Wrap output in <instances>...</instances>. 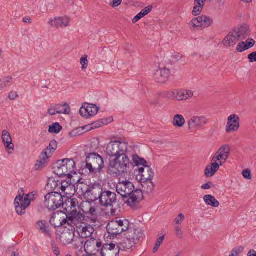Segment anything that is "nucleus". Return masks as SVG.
<instances>
[{
    "label": "nucleus",
    "instance_id": "1",
    "mask_svg": "<svg viewBox=\"0 0 256 256\" xmlns=\"http://www.w3.org/2000/svg\"><path fill=\"white\" fill-rule=\"evenodd\" d=\"M116 191L124 199L128 198L126 202L130 206L142 200L144 196L142 190L135 189L133 183L127 180H120L116 186Z\"/></svg>",
    "mask_w": 256,
    "mask_h": 256
},
{
    "label": "nucleus",
    "instance_id": "2",
    "mask_svg": "<svg viewBox=\"0 0 256 256\" xmlns=\"http://www.w3.org/2000/svg\"><path fill=\"white\" fill-rule=\"evenodd\" d=\"M72 216L68 217L65 212L58 210L54 212L50 218V223L54 227H60L66 224L68 225L76 224L78 220H82L84 217L80 212L73 210Z\"/></svg>",
    "mask_w": 256,
    "mask_h": 256
},
{
    "label": "nucleus",
    "instance_id": "3",
    "mask_svg": "<svg viewBox=\"0 0 256 256\" xmlns=\"http://www.w3.org/2000/svg\"><path fill=\"white\" fill-rule=\"evenodd\" d=\"M54 172L58 176H67L68 178L72 177L71 174H76L74 172L76 164L72 159L66 158L58 160L53 168Z\"/></svg>",
    "mask_w": 256,
    "mask_h": 256
},
{
    "label": "nucleus",
    "instance_id": "4",
    "mask_svg": "<svg viewBox=\"0 0 256 256\" xmlns=\"http://www.w3.org/2000/svg\"><path fill=\"white\" fill-rule=\"evenodd\" d=\"M129 222L122 218L118 217L110 221L106 226L108 232L114 238L128 230Z\"/></svg>",
    "mask_w": 256,
    "mask_h": 256
},
{
    "label": "nucleus",
    "instance_id": "5",
    "mask_svg": "<svg viewBox=\"0 0 256 256\" xmlns=\"http://www.w3.org/2000/svg\"><path fill=\"white\" fill-rule=\"evenodd\" d=\"M84 164L85 168L88 169L90 173L94 174L100 172L104 166L102 157L96 153L89 154L82 166H84Z\"/></svg>",
    "mask_w": 256,
    "mask_h": 256
},
{
    "label": "nucleus",
    "instance_id": "6",
    "mask_svg": "<svg viewBox=\"0 0 256 256\" xmlns=\"http://www.w3.org/2000/svg\"><path fill=\"white\" fill-rule=\"evenodd\" d=\"M130 160L126 154L121 157L114 158L110 162V170L116 174H120L128 170L130 167Z\"/></svg>",
    "mask_w": 256,
    "mask_h": 256
},
{
    "label": "nucleus",
    "instance_id": "7",
    "mask_svg": "<svg viewBox=\"0 0 256 256\" xmlns=\"http://www.w3.org/2000/svg\"><path fill=\"white\" fill-rule=\"evenodd\" d=\"M100 197L99 204L104 208H111V214L114 215L116 213V210L113 208L114 205L117 202L116 194L114 192H111L110 190L104 188L102 194Z\"/></svg>",
    "mask_w": 256,
    "mask_h": 256
},
{
    "label": "nucleus",
    "instance_id": "8",
    "mask_svg": "<svg viewBox=\"0 0 256 256\" xmlns=\"http://www.w3.org/2000/svg\"><path fill=\"white\" fill-rule=\"evenodd\" d=\"M44 198V206L49 210H54L64 204L62 194L56 192L48 193Z\"/></svg>",
    "mask_w": 256,
    "mask_h": 256
},
{
    "label": "nucleus",
    "instance_id": "9",
    "mask_svg": "<svg viewBox=\"0 0 256 256\" xmlns=\"http://www.w3.org/2000/svg\"><path fill=\"white\" fill-rule=\"evenodd\" d=\"M127 150V144L119 141L110 142L108 145L106 152L110 156L121 157Z\"/></svg>",
    "mask_w": 256,
    "mask_h": 256
},
{
    "label": "nucleus",
    "instance_id": "10",
    "mask_svg": "<svg viewBox=\"0 0 256 256\" xmlns=\"http://www.w3.org/2000/svg\"><path fill=\"white\" fill-rule=\"evenodd\" d=\"M208 120L204 116H193L188 121V128L190 130L198 129L206 125Z\"/></svg>",
    "mask_w": 256,
    "mask_h": 256
},
{
    "label": "nucleus",
    "instance_id": "11",
    "mask_svg": "<svg viewBox=\"0 0 256 256\" xmlns=\"http://www.w3.org/2000/svg\"><path fill=\"white\" fill-rule=\"evenodd\" d=\"M69 226L70 228H64L59 238L60 242L65 246L71 244L74 238L75 228L72 224Z\"/></svg>",
    "mask_w": 256,
    "mask_h": 256
},
{
    "label": "nucleus",
    "instance_id": "12",
    "mask_svg": "<svg viewBox=\"0 0 256 256\" xmlns=\"http://www.w3.org/2000/svg\"><path fill=\"white\" fill-rule=\"evenodd\" d=\"M100 248L101 256H117L120 253V248L116 244H104Z\"/></svg>",
    "mask_w": 256,
    "mask_h": 256
},
{
    "label": "nucleus",
    "instance_id": "13",
    "mask_svg": "<svg viewBox=\"0 0 256 256\" xmlns=\"http://www.w3.org/2000/svg\"><path fill=\"white\" fill-rule=\"evenodd\" d=\"M102 242L94 238H90L84 244V249L86 252L91 254H96L100 250L102 247Z\"/></svg>",
    "mask_w": 256,
    "mask_h": 256
},
{
    "label": "nucleus",
    "instance_id": "14",
    "mask_svg": "<svg viewBox=\"0 0 256 256\" xmlns=\"http://www.w3.org/2000/svg\"><path fill=\"white\" fill-rule=\"evenodd\" d=\"M104 188H102L100 184H94L90 185L86 190V193L90 197L92 200H98L100 201V197L102 194Z\"/></svg>",
    "mask_w": 256,
    "mask_h": 256
},
{
    "label": "nucleus",
    "instance_id": "15",
    "mask_svg": "<svg viewBox=\"0 0 256 256\" xmlns=\"http://www.w3.org/2000/svg\"><path fill=\"white\" fill-rule=\"evenodd\" d=\"M98 110V107L95 104L84 103L80 110V113L83 117L88 118V116H95Z\"/></svg>",
    "mask_w": 256,
    "mask_h": 256
},
{
    "label": "nucleus",
    "instance_id": "16",
    "mask_svg": "<svg viewBox=\"0 0 256 256\" xmlns=\"http://www.w3.org/2000/svg\"><path fill=\"white\" fill-rule=\"evenodd\" d=\"M170 76V70L164 68L156 70L154 76L157 82L164 84L168 80Z\"/></svg>",
    "mask_w": 256,
    "mask_h": 256
},
{
    "label": "nucleus",
    "instance_id": "17",
    "mask_svg": "<svg viewBox=\"0 0 256 256\" xmlns=\"http://www.w3.org/2000/svg\"><path fill=\"white\" fill-rule=\"evenodd\" d=\"M70 18L68 16L56 17L54 19H51L48 22V24L51 26L56 28H65L68 26L70 22Z\"/></svg>",
    "mask_w": 256,
    "mask_h": 256
},
{
    "label": "nucleus",
    "instance_id": "18",
    "mask_svg": "<svg viewBox=\"0 0 256 256\" xmlns=\"http://www.w3.org/2000/svg\"><path fill=\"white\" fill-rule=\"evenodd\" d=\"M154 174L152 168L148 166H145L144 168H138V174L136 178H138V176H140V182L146 181L152 179Z\"/></svg>",
    "mask_w": 256,
    "mask_h": 256
},
{
    "label": "nucleus",
    "instance_id": "19",
    "mask_svg": "<svg viewBox=\"0 0 256 256\" xmlns=\"http://www.w3.org/2000/svg\"><path fill=\"white\" fill-rule=\"evenodd\" d=\"M240 118L235 114L230 115L228 118V122L226 128V132H230L232 131H236L240 127Z\"/></svg>",
    "mask_w": 256,
    "mask_h": 256
},
{
    "label": "nucleus",
    "instance_id": "20",
    "mask_svg": "<svg viewBox=\"0 0 256 256\" xmlns=\"http://www.w3.org/2000/svg\"><path fill=\"white\" fill-rule=\"evenodd\" d=\"M232 30L240 40H244L250 34V27L246 24L235 28Z\"/></svg>",
    "mask_w": 256,
    "mask_h": 256
},
{
    "label": "nucleus",
    "instance_id": "21",
    "mask_svg": "<svg viewBox=\"0 0 256 256\" xmlns=\"http://www.w3.org/2000/svg\"><path fill=\"white\" fill-rule=\"evenodd\" d=\"M126 235L129 240L134 241L136 244L144 236L143 232L139 228L128 230Z\"/></svg>",
    "mask_w": 256,
    "mask_h": 256
},
{
    "label": "nucleus",
    "instance_id": "22",
    "mask_svg": "<svg viewBox=\"0 0 256 256\" xmlns=\"http://www.w3.org/2000/svg\"><path fill=\"white\" fill-rule=\"evenodd\" d=\"M240 40L232 30L225 37L222 42V44L226 47H232L235 46Z\"/></svg>",
    "mask_w": 256,
    "mask_h": 256
},
{
    "label": "nucleus",
    "instance_id": "23",
    "mask_svg": "<svg viewBox=\"0 0 256 256\" xmlns=\"http://www.w3.org/2000/svg\"><path fill=\"white\" fill-rule=\"evenodd\" d=\"M94 232V228L89 224H86L79 228L78 232L80 236L82 238H86L92 236Z\"/></svg>",
    "mask_w": 256,
    "mask_h": 256
},
{
    "label": "nucleus",
    "instance_id": "24",
    "mask_svg": "<svg viewBox=\"0 0 256 256\" xmlns=\"http://www.w3.org/2000/svg\"><path fill=\"white\" fill-rule=\"evenodd\" d=\"M230 152V148L228 145H224L222 146L216 152V155L220 158L222 161L220 162V165L222 166L225 162L228 159Z\"/></svg>",
    "mask_w": 256,
    "mask_h": 256
},
{
    "label": "nucleus",
    "instance_id": "25",
    "mask_svg": "<svg viewBox=\"0 0 256 256\" xmlns=\"http://www.w3.org/2000/svg\"><path fill=\"white\" fill-rule=\"evenodd\" d=\"M2 139L6 147V150L9 154H11L12 152H10V150H14V145L12 143V139L10 134L6 130H4L2 132Z\"/></svg>",
    "mask_w": 256,
    "mask_h": 256
},
{
    "label": "nucleus",
    "instance_id": "26",
    "mask_svg": "<svg viewBox=\"0 0 256 256\" xmlns=\"http://www.w3.org/2000/svg\"><path fill=\"white\" fill-rule=\"evenodd\" d=\"M52 154L51 152H48L44 150L41 153L40 156V160H38L34 166L36 170H38L43 167V166L46 163L48 159L50 157Z\"/></svg>",
    "mask_w": 256,
    "mask_h": 256
},
{
    "label": "nucleus",
    "instance_id": "27",
    "mask_svg": "<svg viewBox=\"0 0 256 256\" xmlns=\"http://www.w3.org/2000/svg\"><path fill=\"white\" fill-rule=\"evenodd\" d=\"M112 118L108 119L109 121L107 119H102L101 121L98 120L92 123L91 124L86 126H85L81 128L82 130L86 128V131H88L93 128H100L102 125L107 124L108 123L111 122Z\"/></svg>",
    "mask_w": 256,
    "mask_h": 256
},
{
    "label": "nucleus",
    "instance_id": "28",
    "mask_svg": "<svg viewBox=\"0 0 256 256\" xmlns=\"http://www.w3.org/2000/svg\"><path fill=\"white\" fill-rule=\"evenodd\" d=\"M220 165L219 164H212L208 166L204 170V174L206 178L213 176L218 170Z\"/></svg>",
    "mask_w": 256,
    "mask_h": 256
},
{
    "label": "nucleus",
    "instance_id": "29",
    "mask_svg": "<svg viewBox=\"0 0 256 256\" xmlns=\"http://www.w3.org/2000/svg\"><path fill=\"white\" fill-rule=\"evenodd\" d=\"M88 204L90 206L88 210H82L86 214V216L90 218L92 222L95 223L98 218V212L94 208L91 206L89 204Z\"/></svg>",
    "mask_w": 256,
    "mask_h": 256
},
{
    "label": "nucleus",
    "instance_id": "30",
    "mask_svg": "<svg viewBox=\"0 0 256 256\" xmlns=\"http://www.w3.org/2000/svg\"><path fill=\"white\" fill-rule=\"evenodd\" d=\"M204 202L208 206L214 208H217L220 206L219 202L210 194H206L204 197Z\"/></svg>",
    "mask_w": 256,
    "mask_h": 256
},
{
    "label": "nucleus",
    "instance_id": "31",
    "mask_svg": "<svg viewBox=\"0 0 256 256\" xmlns=\"http://www.w3.org/2000/svg\"><path fill=\"white\" fill-rule=\"evenodd\" d=\"M46 221L44 220H40L37 222L36 224L38 226V230L46 236H50V232L48 226H46Z\"/></svg>",
    "mask_w": 256,
    "mask_h": 256
},
{
    "label": "nucleus",
    "instance_id": "32",
    "mask_svg": "<svg viewBox=\"0 0 256 256\" xmlns=\"http://www.w3.org/2000/svg\"><path fill=\"white\" fill-rule=\"evenodd\" d=\"M152 6H148L142 10L140 13L136 15L132 19V22L134 24L138 22L142 18L147 15L152 10Z\"/></svg>",
    "mask_w": 256,
    "mask_h": 256
},
{
    "label": "nucleus",
    "instance_id": "33",
    "mask_svg": "<svg viewBox=\"0 0 256 256\" xmlns=\"http://www.w3.org/2000/svg\"><path fill=\"white\" fill-rule=\"evenodd\" d=\"M54 106L55 107V110L56 114H68L70 112V106L66 103H64V104H55Z\"/></svg>",
    "mask_w": 256,
    "mask_h": 256
},
{
    "label": "nucleus",
    "instance_id": "34",
    "mask_svg": "<svg viewBox=\"0 0 256 256\" xmlns=\"http://www.w3.org/2000/svg\"><path fill=\"white\" fill-rule=\"evenodd\" d=\"M152 179L146 181H140L144 190L149 194L154 190V185L152 181Z\"/></svg>",
    "mask_w": 256,
    "mask_h": 256
},
{
    "label": "nucleus",
    "instance_id": "35",
    "mask_svg": "<svg viewBox=\"0 0 256 256\" xmlns=\"http://www.w3.org/2000/svg\"><path fill=\"white\" fill-rule=\"evenodd\" d=\"M24 194L22 196L20 194L15 198L14 204L22 206L24 208H27L30 205V202L26 199Z\"/></svg>",
    "mask_w": 256,
    "mask_h": 256
},
{
    "label": "nucleus",
    "instance_id": "36",
    "mask_svg": "<svg viewBox=\"0 0 256 256\" xmlns=\"http://www.w3.org/2000/svg\"><path fill=\"white\" fill-rule=\"evenodd\" d=\"M186 122L185 119L181 114H176L174 116L172 124L176 127L182 128Z\"/></svg>",
    "mask_w": 256,
    "mask_h": 256
},
{
    "label": "nucleus",
    "instance_id": "37",
    "mask_svg": "<svg viewBox=\"0 0 256 256\" xmlns=\"http://www.w3.org/2000/svg\"><path fill=\"white\" fill-rule=\"evenodd\" d=\"M176 90L172 91H164L158 94V96L168 100H176Z\"/></svg>",
    "mask_w": 256,
    "mask_h": 256
},
{
    "label": "nucleus",
    "instance_id": "38",
    "mask_svg": "<svg viewBox=\"0 0 256 256\" xmlns=\"http://www.w3.org/2000/svg\"><path fill=\"white\" fill-rule=\"evenodd\" d=\"M202 20L201 16L192 20L188 24L190 28L192 29L195 28L202 27Z\"/></svg>",
    "mask_w": 256,
    "mask_h": 256
},
{
    "label": "nucleus",
    "instance_id": "39",
    "mask_svg": "<svg viewBox=\"0 0 256 256\" xmlns=\"http://www.w3.org/2000/svg\"><path fill=\"white\" fill-rule=\"evenodd\" d=\"M132 162L136 166H146V161L143 158H140L138 154H134L132 156Z\"/></svg>",
    "mask_w": 256,
    "mask_h": 256
},
{
    "label": "nucleus",
    "instance_id": "40",
    "mask_svg": "<svg viewBox=\"0 0 256 256\" xmlns=\"http://www.w3.org/2000/svg\"><path fill=\"white\" fill-rule=\"evenodd\" d=\"M62 129V126L58 122H55L49 126L48 132L50 133L58 134Z\"/></svg>",
    "mask_w": 256,
    "mask_h": 256
},
{
    "label": "nucleus",
    "instance_id": "41",
    "mask_svg": "<svg viewBox=\"0 0 256 256\" xmlns=\"http://www.w3.org/2000/svg\"><path fill=\"white\" fill-rule=\"evenodd\" d=\"M176 100L180 101L186 100V97L185 96V90H176Z\"/></svg>",
    "mask_w": 256,
    "mask_h": 256
},
{
    "label": "nucleus",
    "instance_id": "42",
    "mask_svg": "<svg viewBox=\"0 0 256 256\" xmlns=\"http://www.w3.org/2000/svg\"><path fill=\"white\" fill-rule=\"evenodd\" d=\"M57 142L56 140H53L50 142L49 146L46 148L44 149V150L48 152H51V154H52L57 148Z\"/></svg>",
    "mask_w": 256,
    "mask_h": 256
},
{
    "label": "nucleus",
    "instance_id": "43",
    "mask_svg": "<svg viewBox=\"0 0 256 256\" xmlns=\"http://www.w3.org/2000/svg\"><path fill=\"white\" fill-rule=\"evenodd\" d=\"M201 18L202 20V27L208 28L210 26L213 22V20L212 18L208 17L206 16H201Z\"/></svg>",
    "mask_w": 256,
    "mask_h": 256
},
{
    "label": "nucleus",
    "instance_id": "44",
    "mask_svg": "<svg viewBox=\"0 0 256 256\" xmlns=\"http://www.w3.org/2000/svg\"><path fill=\"white\" fill-rule=\"evenodd\" d=\"M80 63L82 65V70H85L88 66V56L84 55L80 60Z\"/></svg>",
    "mask_w": 256,
    "mask_h": 256
},
{
    "label": "nucleus",
    "instance_id": "45",
    "mask_svg": "<svg viewBox=\"0 0 256 256\" xmlns=\"http://www.w3.org/2000/svg\"><path fill=\"white\" fill-rule=\"evenodd\" d=\"M164 238V236H160L157 239L156 241V243L155 244V246L154 248L153 252L155 253L158 250L160 246L162 244L163 240Z\"/></svg>",
    "mask_w": 256,
    "mask_h": 256
},
{
    "label": "nucleus",
    "instance_id": "46",
    "mask_svg": "<svg viewBox=\"0 0 256 256\" xmlns=\"http://www.w3.org/2000/svg\"><path fill=\"white\" fill-rule=\"evenodd\" d=\"M203 8L204 6L202 4H201V5H195L192 10V14L196 16H198L202 12Z\"/></svg>",
    "mask_w": 256,
    "mask_h": 256
},
{
    "label": "nucleus",
    "instance_id": "47",
    "mask_svg": "<svg viewBox=\"0 0 256 256\" xmlns=\"http://www.w3.org/2000/svg\"><path fill=\"white\" fill-rule=\"evenodd\" d=\"M243 250L244 248L242 246L236 248L231 251L230 256H238Z\"/></svg>",
    "mask_w": 256,
    "mask_h": 256
},
{
    "label": "nucleus",
    "instance_id": "48",
    "mask_svg": "<svg viewBox=\"0 0 256 256\" xmlns=\"http://www.w3.org/2000/svg\"><path fill=\"white\" fill-rule=\"evenodd\" d=\"M124 244L125 245V248L130 249L132 248L134 245L136 244L134 242V241H132L131 240H129L128 238H127L126 236V239L124 240Z\"/></svg>",
    "mask_w": 256,
    "mask_h": 256
},
{
    "label": "nucleus",
    "instance_id": "49",
    "mask_svg": "<svg viewBox=\"0 0 256 256\" xmlns=\"http://www.w3.org/2000/svg\"><path fill=\"white\" fill-rule=\"evenodd\" d=\"M16 210V212L22 215L25 214L26 210V208H24L22 206L14 204Z\"/></svg>",
    "mask_w": 256,
    "mask_h": 256
},
{
    "label": "nucleus",
    "instance_id": "50",
    "mask_svg": "<svg viewBox=\"0 0 256 256\" xmlns=\"http://www.w3.org/2000/svg\"><path fill=\"white\" fill-rule=\"evenodd\" d=\"M245 45L244 48L246 50L254 46L255 44V41L253 39H248L245 42H244Z\"/></svg>",
    "mask_w": 256,
    "mask_h": 256
},
{
    "label": "nucleus",
    "instance_id": "51",
    "mask_svg": "<svg viewBox=\"0 0 256 256\" xmlns=\"http://www.w3.org/2000/svg\"><path fill=\"white\" fill-rule=\"evenodd\" d=\"M184 219V216L182 214H180L174 220V223L176 225L180 224Z\"/></svg>",
    "mask_w": 256,
    "mask_h": 256
},
{
    "label": "nucleus",
    "instance_id": "52",
    "mask_svg": "<svg viewBox=\"0 0 256 256\" xmlns=\"http://www.w3.org/2000/svg\"><path fill=\"white\" fill-rule=\"evenodd\" d=\"M69 178L70 179V180H68V182H62L60 184H63L64 186H66V188L68 189L71 188V186H74V184L76 183L75 182L72 181V177H70V178Z\"/></svg>",
    "mask_w": 256,
    "mask_h": 256
},
{
    "label": "nucleus",
    "instance_id": "53",
    "mask_svg": "<svg viewBox=\"0 0 256 256\" xmlns=\"http://www.w3.org/2000/svg\"><path fill=\"white\" fill-rule=\"evenodd\" d=\"M242 176L246 179L251 180L252 179V175L250 172V170L248 169H246L243 170L242 172Z\"/></svg>",
    "mask_w": 256,
    "mask_h": 256
},
{
    "label": "nucleus",
    "instance_id": "54",
    "mask_svg": "<svg viewBox=\"0 0 256 256\" xmlns=\"http://www.w3.org/2000/svg\"><path fill=\"white\" fill-rule=\"evenodd\" d=\"M244 45H245V44L244 42H240L237 46L236 50L238 52H242L246 50V49L244 48Z\"/></svg>",
    "mask_w": 256,
    "mask_h": 256
},
{
    "label": "nucleus",
    "instance_id": "55",
    "mask_svg": "<svg viewBox=\"0 0 256 256\" xmlns=\"http://www.w3.org/2000/svg\"><path fill=\"white\" fill-rule=\"evenodd\" d=\"M174 230L176 231V236L180 238H182L183 236V232L181 230V228L179 226H176L174 228Z\"/></svg>",
    "mask_w": 256,
    "mask_h": 256
},
{
    "label": "nucleus",
    "instance_id": "56",
    "mask_svg": "<svg viewBox=\"0 0 256 256\" xmlns=\"http://www.w3.org/2000/svg\"><path fill=\"white\" fill-rule=\"evenodd\" d=\"M48 113L50 116H54L56 114V111L55 110V107H54V105L50 106L48 107Z\"/></svg>",
    "mask_w": 256,
    "mask_h": 256
},
{
    "label": "nucleus",
    "instance_id": "57",
    "mask_svg": "<svg viewBox=\"0 0 256 256\" xmlns=\"http://www.w3.org/2000/svg\"><path fill=\"white\" fill-rule=\"evenodd\" d=\"M248 58L250 62H256V52H254L249 54Z\"/></svg>",
    "mask_w": 256,
    "mask_h": 256
},
{
    "label": "nucleus",
    "instance_id": "58",
    "mask_svg": "<svg viewBox=\"0 0 256 256\" xmlns=\"http://www.w3.org/2000/svg\"><path fill=\"white\" fill-rule=\"evenodd\" d=\"M24 197L30 202L31 201L34 200V194L33 192L30 193L28 194H24Z\"/></svg>",
    "mask_w": 256,
    "mask_h": 256
},
{
    "label": "nucleus",
    "instance_id": "59",
    "mask_svg": "<svg viewBox=\"0 0 256 256\" xmlns=\"http://www.w3.org/2000/svg\"><path fill=\"white\" fill-rule=\"evenodd\" d=\"M52 249L54 254L58 256L60 254L58 248L54 243L52 244Z\"/></svg>",
    "mask_w": 256,
    "mask_h": 256
},
{
    "label": "nucleus",
    "instance_id": "60",
    "mask_svg": "<svg viewBox=\"0 0 256 256\" xmlns=\"http://www.w3.org/2000/svg\"><path fill=\"white\" fill-rule=\"evenodd\" d=\"M18 96L17 92L14 91L10 92L8 94V98L10 100H14Z\"/></svg>",
    "mask_w": 256,
    "mask_h": 256
},
{
    "label": "nucleus",
    "instance_id": "61",
    "mask_svg": "<svg viewBox=\"0 0 256 256\" xmlns=\"http://www.w3.org/2000/svg\"><path fill=\"white\" fill-rule=\"evenodd\" d=\"M218 161H220H220H222V160L220 159V158H219V156H218L216 155V154H214V156L212 158V164H220V163H217V162H218Z\"/></svg>",
    "mask_w": 256,
    "mask_h": 256
},
{
    "label": "nucleus",
    "instance_id": "62",
    "mask_svg": "<svg viewBox=\"0 0 256 256\" xmlns=\"http://www.w3.org/2000/svg\"><path fill=\"white\" fill-rule=\"evenodd\" d=\"M12 80V78L11 76L6 77L2 82L4 86H6L8 85V84L11 82Z\"/></svg>",
    "mask_w": 256,
    "mask_h": 256
},
{
    "label": "nucleus",
    "instance_id": "63",
    "mask_svg": "<svg viewBox=\"0 0 256 256\" xmlns=\"http://www.w3.org/2000/svg\"><path fill=\"white\" fill-rule=\"evenodd\" d=\"M185 96L186 97V100L188 99L193 96V92L190 90H185Z\"/></svg>",
    "mask_w": 256,
    "mask_h": 256
},
{
    "label": "nucleus",
    "instance_id": "64",
    "mask_svg": "<svg viewBox=\"0 0 256 256\" xmlns=\"http://www.w3.org/2000/svg\"><path fill=\"white\" fill-rule=\"evenodd\" d=\"M122 2V0H112V6L114 8L120 6Z\"/></svg>",
    "mask_w": 256,
    "mask_h": 256
}]
</instances>
